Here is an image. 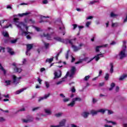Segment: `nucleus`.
I'll use <instances>...</instances> for the list:
<instances>
[{"instance_id": "1", "label": "nucleus", "mask_w": 127, "mask_h": 127, "mask_svg": "<svg viewBox=\"0 0 127 127\" xmlns=\"http://www.w3.org/2000/svg\"><path fill=\"white\" fill-rule=\"evenodd\" d=\"M13 21L15 22L17 28L22 31V35L26 36L27 39H31V36H30L32 35V33L27 31L28 30V27L23 22H19L18 18H14Z\"/></svg>"}, {"instance_id": "2", "label": "nucleus", "mask_w": 127, "mask_h": 127, "mask_svg": "<svg viewBox=\"0 0 127 127\" xmlns=\"http://www.w3.org/2000/svg\"><path fill=\"white\" fill-rule=\"evenodd\" d=\"M126 52H127V41H124L122 50L119 54L120 59H124V58L127 57V54H126Z\"/></svg>"}, {"instance_id": "3", "label": "nucleus", "mask_w": 127, "mask_h": 127, "mask_svg": "<svg viewBox=\"0 0 127 127\" xmlns=\"http://www.w3.org/2000/svg\"><path fill=\"white\" fill-rule=\"evenodd\" d=\"M75 71L76 68L75 67V66H72L70 70V73L69 71H67L66 75L64 76V78H67L68 76H69L70 78H73Z\"/></svg>"}, {"instance_id": "4", "label": "nucleus", "mask_w": 127, "mask_h": 127, "mask_svg": "<svg viewBox=\"0 0 127 127\" xmlns=\"http://www.w3.org/2000/svg\"><path fill=\"white\" fill-rule=\"evenodd\" d=\"M80 101H82V99L79 97L73 98L72 99L71 102L67 104V106L68 107H74L75 104V102H80Z\"/></svg>"}, {"instance_id": "5", "label": "nucleus", "mask_w": 127, "mask_h": 127, "mask_svg": "<svg viewBox=\"0 0 127 127\" xmlns=\"http://www.w3.org/2000/svg\"><path fill=\"white\" fill-rule=\"evenodd\" d=\"M59 32L61 33L63 35H65V33H66V31L65 30V27L63 24V23L62 22H60V25L59 26Z\"/></svg>"}, {"instance_id": "6", "label": "nucleus", "mask_w": 127, "mask_h": 127, "mask_svg": "<svg viewBox=\"0 0 127 127\" xmlns=\"http://www.w3.org/2000/svg\"><path fill=\"white\" fill-rule=\"evenodd\" d=\"M75 40H76V38H74L73 40H69V44H71V47L73 49V51L76 52L80 50V49H81V47H78L73 45V43H74L73 41H75Z\"/></svg>"}, {"instance_id": "7", "label": "nucleus", "mask_w": 127, "mask_h": 127, "mask_svg": "<svg viewBox=\"0 0 127 127\" xmlns=\"http://www.w3.org/2000/svg\"><path fill=\"white\" fill-rule=\"evenodd\" d=\"M100 57H104L103 54H97L96 56H95L93 58L90 59V60L87 62V63H90V62H91V61H93V60H94V59H95L96 61H99V60H100Z\"/></svg>"}, {"instance_id": "8", "label": "nucleus", "mask_w": 127, "mask_h": 127, "mask_svg": "<svg viewBox=\"0 0 127 127\" xmlns=\"http://www.w3.org/2000/svg\"><path fill=\"white\" fill-rule=\"evenodd\" d=\"M13 82L15 85H17L19 83V80L21 79V77H16L15 75H12Z\"/></svg>"}, {"instance_id": "9", "label": "nucleus", "mask_w": 127, "mask_h": 127, "mask_svg": "<svg viewBox=\"0 0 127 127\" xmlns=\"http://www.w3.org/2000/svg\"><path fill=\"white\" fill-rule=\"evenodd\" d=\"M32 47H33V45H32V44L27 45V51L26 52V55H27V56H28V55H30L29 52L30 51V50H31Z\"/></svg>"}, {"instance_id": "10", "label": "nucleus", "mask_w": 127, "mask_h": 127, "mask_svg": "<svg viewBox=\"0 0 127 127\" xmlns=\"http://www.w3.org/2000/svg\"><path fill=\"white\" fill-rule=\"evenodd\" d=\"M54 79H56V78H60L62 75V72L61 70H58L57 71H55L54 72Z\"/></svg>"}, {"instance_id": "11", "label": "nucleus", "mask_w": 127, "mask_h": 127, "mask_svg": "<svg viewBox=\"0 0 127 127\" xmlns=\"http://www.w3.org/2000/svg\"><path fill=\"white\" fill-rule=\"evenodd\" d=\"M67 120L64 119L59 122V127H65Z\"/></svg>"}, {"instance_id": "12", "label": "nucleus", "mask_w": 127, "mask_h": 127, "mask_svg": "<svg viewBox=\"0 0 127 127\" xmlns=\"http://www.w3.org/2000/svg\"><path fill=\"white\" fill-rule=\"evenodd\" d=\"M3 23H4V20H2L1 21H0V25L2 27V28H8V27L12 28V26L11 25V24H10L9 25H6V26L2 27V24H3Z\"/></svg>"}, {"instance_id": "13", "label": "nucleus", "mask_w": 127, "mask_h": 127, "mask_svg": "<svg viewBox=\"0 0 127 127\" xmlns=\"http://www.w3.org/2000/svg\"><path fill=\"white\" fill-rule=\"evenodd\" d=\"M90 113L88 112H83L81 113V116L84 118V119H87L89 117Z\"/></svg>"}, {"instance_id": "14", "label": "nucleus", "mask_w": 127, "mask_h": 127, "mask_svg": "<svg viewBox=\"0 0 127 127\" xmlns=\"http://www.w3.org/2000/svg\"><path fill=\"white\" fill-rule=\"evenodd\" d=\"M49 96H50V93H48V94H46V95H44V97H40L38 101L39 102H41V101H42V100H43L44 99H47V98H48L49 97Z\"/></svg>"}, {"instance_id": "15", "label": "nucleus", "mask_w": 127, "mask_h": 127, "mask_svg": "<svg viewBox=\"0 0 127 127\" xmlns=\"http://www.w3.org/2000/svg\"><path fill=\"white\" fill-rule=\"evenodd\" d=\"M88 59H89V58H85L83 59L79 60L78 62L75 63V64H80L81 63H83L84 61H88Z\"/></svg>"}, {"instance_id": "16", "label": "nucleus", "mask_w": 127, "mask_h": 127, "mask_svg": "<svg viewBox=\"0 0 127 127\" xmlns=\"http://www.w3.org/2000/svg\"><path fill=\"white\" fill-rule=\"evenodd\" d=\"M108 46L107 44L104 45L103 46H98L96 47L95 51L96 52H100V49L102 48V47H107Z\"/></svg>"}, {"instance_id": "17", "label": "nucleus", "mask_w": 127, "mask_h": 127, "mask_svg": "<svg viewBox=\"0 0 127 127\" xmlns=\"http://www.w3.org/2000/svg\"><path fill=\"white\" fill-rule=\"evenodd\" d=\"M0 71H2V72H3V74L4 75H6V70H5L4 68H3V67L2 66V65H1V64H0Z\"/></svg>"}, {"instance_id": "18", "label": "nucleus", "mask_w": 127, "mask_h": 127, "mask_svg": "<svg viewBox=\"0 0 127 127\" xmlns=\"http://www.w3.org/2000/svg\"><path fill=\"white\" fill-rule=\"evenodd\" d=\"M44 112L47 115H51V110L50 109H45Z\"/></svg>"}, {"instance_id": "19", "label": "nucleus", "mask_w": 127, "mask_h": 127, "mask_svg": "<svg viewBox=\"0 0 127 127\" xmlns=\"http://www.w3.org/2000/svg\"><path fill=\"white\" fill-rule=\"evenodd\" d=\"M7 51L11 55H13V51L10 48H7Z\"/></svg>"}, {"instance_id": "20", "label": "nucleus", "mask_w": 127, "mask_h": 127, "mask_svg": "<svg viewBox=\"0 0 127 127\" xmlns=\"http://www.w3.org/2000/svg\"><path fill=\"white\" fill-rule=\"evenodd\" d=\"M33 121V118H30V119H23V123H30V122H32Z\"/></svg>"}, {"instance_id": "21", "label": "nucleus", "mask_w": 127, "mask_h": 127, "mask_svg": "<svg viewBox=\"0 0 127 127\" xmlns=\"http://www.w3.org/2000/svg\"><path fill=\"white\" fill-rule=\"evenodd\" d=\"M90 114H91V115L93 116H95V115L98 114V110L95 111L94 110H92L90 111Z\"/></svg>"}, {"instance_id": "22", "label": "nucleus", "mask_w": 127, "mask_h": 127, "mask_svg": "<svg viewBox=\"0 0 127 127\" xmlns=\"http://www.w3.org/2000/svg\"><path fill=\"white\" fill-rule=\"evenodd\" d=\"M55 39L56 40H57V41H59L60 42H64V39H62L60 37H56V38H55Z\"/></svg>"}, {"instance_id": "23", "label": "nucleus", "mask_w": 127, "mask_h": 127, "mask_svg": "<svg viewBox=\"0 0 127 127\" xmlns=\"http://www.w3.org/2000/svg\"><path fill=\"white\" fill-rule=\"evenodd\" d=\"M2 35L4 36V37H9V35L8 34V33L6 31H3L2 32Z\"/></svg>"}, {"instance_id": "24", "label": "nucleus", "mask_w": 127, "mask_h": 127, "mask_svg": "<svg viewBox=\"0 0 127 127\" xmlns=\"http://www.w3.org/2000/svg\"><path fill=\"white\" fill-rule=\"evenodd\" d=\"M28 14H29V13L26 12V13H19L18 14V15L20 17H22V16H24L25 15H28Z\"/></svg>"}, {"instance_id": "25", "label": "nucleus", "mask_w": 127, "mask_h": 127, "mask_svg": "<svg viewBox=\"0 0 127 127\" xmlns=\"http://www.w3.org/2000/svg\"><path fill=\"white\" fill-rule=\"evenodd\" d=\"M105 121L107 124H112V125H113V126H115V125H117V123L115 122L108 121L107 119H105Z\"/></svg>"}, {"instance_id": "26", "label": "nucleus", "mask_w": 127, "mask_h": 127, "mask_svg": "<svg viewBox=\"0 0 127 127\" xmlns=\"http://www.w3.org/2000/svg\"><path fill=\"white\" fill-rule=\"evenodd\" d=\"M126 78H127V75L124 74L120 76V77L119 78V81H123V80H125Z\"/></svg>"}, {"instance_id": "27", "label": "nucleus", "mask_w": 127, "mask_h": 127, "mask_svg": "<svg viewBox=\"0 0 127 127\" xmlns=\"http://www.w3.org/2000/svg\"><path fill=\"white\" fill-rule=\"evenodd\" d=\"M106 112V110L104 109H98L97 110V112L98 114V113H101V114H105V112Z\"/></svg>"}, {"instance_id": "28", "label": "nucleus", "mask_w": 127, "mask_h": 127, "mask_svg": "<svg viewBox=\"0 0 127 127\" xmlns=\"http://www.w3.org/2000/svg\"><path fill=\"white\" fill-rule=\"evenodd\" d=\"M24 90V89L22 88L21 89L17 90L15 92V95H18L19 94H20V93H22V92H23Z\"/></svg>"}, {"instance_id": "29", "label": "nucleus", "mask_w": 127, "mask_h": 127, "mask_svg": "<svg viewBox=\"0 0 127 127\" xmlns=\"http://www.w3.org/2000/svg\"><path fill=\"white\" fill-rule=\"evenodd\" d=\"M119 16V15L115 14V13L112 12L110 13V17H117Z\"/></svg>"}, {"instance_id": "30", "label": "nucleus", "mask_w": 127, "mask_h": 127, "mask_svg": "<svg viewBox=\"0 0 127 127\" xmlns=\"http://www.w3.org/2000/svg\"><path fill=\"white\" fill-rule=\"evenodd\" d=\"M44 37H47V39L48 40H50V39H51V35H49V34H44Z\"/></svg>"}, {"instance_id": "31", "label": "nucleus", "mask_w": 127, "mask_h": 127, "mask_svg": "<svg viewBox=\"0 0 127 127\" xmlns=\"http://www.w3.org/2000/svg\"><path fill=\"white\" fill-rule=\"evenodd\" d=\"M110 72L111 73H113V72H114V64H113V63H111L110 64Z\"/></svg>"}, {"instance_id": "32", "label": "nucleus", "mask_w": 127, "mask_h": 127, "mask_svg": "<svg viewBox=\"0 0 127 127\" xmlns=\"http://www.w3.org/2000/svg\"><path fill=\"white\" fill-rule=\"evenodd\" d=\"M15 72H17V73H21V71H22V69L21 68H18L17 67H16L14 68Z\"/></svg>"}, {"instance_id": "33", "label": "nucleus", "mask_w": 127, "mask_h": 127, "mask_svg": "<svg viewBox=\"0 0 127 127\" xmlns=\"http://www.w3.org/2000/svg\"><path fill=\"white\" fill-rule=\"evenodd\" d=\"M5 86H9L11 84V80H5Z\"/></svg>"}, {"instance_id": "34", "label": "nucleus", "mask_w": 127, "mask_h": 127, "mask_svg": "<svg viewBox=\"0 0 127 127\" xmlns=\"http://www.w3.org/2000/svg\"><path fill=\"white\" fill-rule=\"evenodd\" d=\"M63 115V113H59L55 114V116L57 117V118H60V117H62Z\"/></svg>"}, {"instance_id": "35", "label": "nucleus", "mask_w": 127, "mask_h": 127, "mask_svg": "<svg viewBox=\"0 0 127 127\" xmlns=\"http://www.w3.org/2000/svg\"><path fill=\"white\" fill-rule=\"evenodd\" d=\"M96 2H99L98 0H93L90 1L89 3V5H92V4H94V3H96Z\"/></svg>"}, {"instance_id": "36", "label": "nucleus", "mask_w": 127, "mask_h": 127, "mask_svg": "<svg viewBox=\"0 0 127 127\" xmlns=\"http://www.w3.org/2000/svg\"><path fill=\"white\" fill-rule=\"evenodd\" d=\"M43 17H45L46 18H49V16L45 17V16H41V17H40L41 21H40L39 22H40V23H41V22H44V20H43L42 19L43 18Z\"/></svg>"}, {"instance_id": "37", "label": "nucleus", "mask_w": 127, "mask_h": 127, "mask_svg": "<svg viewBox=\"0 0 127 127\" xmlns=\"http://www.w3.org/2000/svg\"><path fill=\"white\" fill-rule=\"evenodd\" d=\"M115 86H116L115 83H111V88H109V91H112V90H113V89H114V87H115Z\"/></svg>"}, {"instance_id": "38", "label": "nucleus", "mask_w": 127, "mask_h": 127, "mask_svg": "<svg viewBox=\"0 0 127 127\" xmlns=\"http://www.w3.org/2000/svg\"><path fill=\"white\" fill-rule=\"evenodd\" d=\"M25 111V109L24 108H23L20 109L19 110L16 111L15 112L14 114H17V113H19V112H23V111Z\"/></svg>"}, {"instance_id": "39", "label": "nucleus", "mask_w": 127, "mask_h": 127, "mask_svg": "<svg viewBox=\"0 0 127 127\" xmlns=\"http://www.w3.org/2000/svg\"><path fill=\"white\" fill-rule=\"evenodd\" d=\"M112 26L113 27H117V26H119V23H112Z\"/></svg>"}, {"instance_id": "40", "label": "nucleus", "mask_w": 127, "mask_h": 127, "mask_svg": "<svg viewBox=\"0 0 127 127\" xmlns=\"http://www.w3.org/2000/svg\"><path fill=\"white\" fill-rule=\"evenodd\" d=\"M53 58H52L50 59H47L46 61V62H49V63H51V62H52V61H53Z\"/></svg>"}, {"instance_id": "41", "label": "nucleus", "mask_w": 127, "mask_h": 127, "mask_svg": "<svg viewBox=\"0 0 127 127\" xmlns=\"http://www.w3.org/2000/svg\"><path fill=\"white\" fill-rule=\"evenodd\" d=\"M70 91L72 93H75L76 92V89H75V87L72 86L71 88H70Z\"/></svg>"}, {"instance_id": "42", "label": "nucleus", "mask_w": 127, "mask_h": 127, "mask_svg": "<svg viewBox=\"0 0 127 127\" xmlns=\"http://www.w3.org/2000/svg\"><path fill=\"white\" fill-rule=\"evenodd\" d=\"M45 85H46V87L47 89H48V88H49V87H50L49 82H48V81H45Z\"/></svg>"}, {"instance_id": "43", "label": "nucleus", "mask_w": 127, "mask_h": 127, "mask_svg": "<svg viewBox=\"0 0 127 127\" xmlns=\"http://www.w3.org/2000/svg\"><path fill=\"white\" fill-rule=\"evenodd\" d=\"M2 97L3 98H5V99H9V95L8 94H6V95L3 94L2 95Z\"/></svg>"}, {"instance_id": "44", "label": "nucleus", "mask_w": 127, "mask_h": 127, "mask_svg": "<svg viewBox=\"0 0 127 127\" xmlns=\"http://www.w3.org/2000/svg\"><path fill=\"white\" fill-rule=\"evenodd\" d=\"M90 77H91L90 75H87L84 78V81H88L89 79H90Z\"/></svg>"}, {"instance_id": "45", "label": "nucleus", "mask_w": 127, "mask_h": 127, "mask_svg": "<svg viewBox=\"0 0 127 127\" xmlns=\"http://www.w3.org/2000/svg\"><path fill=\"white\" fill-rule=\"evenodd\" d=\"M69 52H70V50H68L67 53L65 54V58L66 59H68L69 57Z\"/></svg>"}, {"instance_id": "46", "label": "nucleus", "mask_w": 127, "mask_h": 127, "mask_svg": "<svg viewBox=\"0 0 127 127\" xmlns=\"http://www.w3.org/2000/svg\"><path fill=\"white\" fill-rule=\"evenodd\" d=\"M110 76V74L109 73H106L105 76V80H109V76Z\"/></svg>"}, {"instance_id": "47", "label": "nucleus", "mask_w": 127, "mask_h": 127, "mask_svg": "<svg viewBox=\"0 0 127 127\" xmlns=\"http://www.w3.org/2000/svg\"><path fill=\"white\" fill-rule=\"evenodd\" d=\"M17 41V39H14L10 41V43H12V44H14V43H16V42Z\"/></svg>"}, {"instance_id": "48", "label": "nucleus", "mask_w": 127, "mask_h": 127, "mask_svg": "<svg viewBox=\"0 0 127 127\" xmlns=\"http://www.w3.org/2000/svg\"><path fill=\"white\" fill-rule=\"evenodd\" d=\"M63 82H64V80H60V81H58V82H57L56 84L60 85V84H62V83H63Z\"/></svg>"}, {"instance_id": "49", "label": "nucleus", "mask_w": 127, "mask_h": 127, "mask_svg": "<svg viewBox=\"0 0 127 127\" xmlns=\"http://www.w3.org/2000/svg\"><path fill=\"white\" fill-rule=\"evenodd\" d=\"M69 101H70V98H64L63 99V101L64 103H66V102H69Z\"/></svg>"}, {"instance_id": "50", "label": "nucleus", "mask_w": 127, "mask_h": 127, "mask_svg": "<svg viewBox=\"0 0 127 127\" xmlns=\"http://www.w3.org/2000/svg\"><path fill=\"white\" fill-rule=\"evenodd\" d=\"M44 43L45 48H46V49H47V48H48V47H49V43Z\"/></svg>"}, {"instance_id": "51", "label": "nucleus", "mask_w": 127, "mask_h": 127, "mask_svg": "<svg viewBox=\"0 0 127 127\" xmlns=\"http://www.w3.org/2000/svg\"><path fill=\"white\" fill-rule=\"evenodd\" d=\"M91 23V22H86V23L85 24V26H86V27H89V26H90Z\"/></svg>"}, {"instance_id": "52", "label": "nucleus", "mask_w": 127, "mask_h": 127, "mask_svg": "<svg viewBox=\"0 0 127 127\" xmlns=\"http://www.w3.org/2000/svg\"><path fill=\"white\" fill-rule=\"evenodd\" d=\"M40 107H35L32 109V111L33 112H35V111H37V110H39Z\"/></svg>"}, {"instance_id": "53", "label": "nucleus", "mask_w": 127, "mask_h": 127, "mask_svg": "<svg viewBox=\"0 0 127 127\" xmlns=\"http://www.w3.org/2000/svg\"><path fill=\"white\" fill-rule=\"evenodd\" d=\"M108 115H112L113 114H114V111H112V110H108Z\"/></svg>"}, {"instance_id": "54", "label": "nucleus", "mask_w": 127, "mask_h": 127, "mask_svg": "<svg viewBox=\"0 0 127 127\" xmlns=\"http://www.w3.org/2000/svg\"><path fill=\"white\" fill-rule=\"evenodd\" d=\"M5 119H4L3 118H2V117L0 118V122L1 123H2V122H5Z\"/></svg>"}, {"instance_id": "55", "label": "nucleus", "mask_w": 127, "mask_h": 127, "mask_svg": "<svg viewBox=\"0 0 127 127\" xmlns=\"http://www.w3.org/2000/svg\"><path fill=\"white\" fill-rule=\"evenodd\" d=\"M19 5H27V3H21L20 4L17 5V7H19Z\"/></svg>"}, {"instance_id": "56", "label": "nucleus", "mask_w": 127, "mask_h": 127, "mask_svg": "<svg viewBox=\"0 0 127 127\" xmlns=\"http://www.w3.org/2000/svg\"><path fill=\"white\" fill-rule=\"evenodd\" d=\"M60 53H61V52H60L57 54V56L56 57V60H58V57H59V55H60Z\"/></svg>"}, {"instance_id": "57", "label": "nucleus", "mask_w": 127, "mask_h": 127, "mask_svg": "<svg viewBox=\"0 0 127 127\" xmlns=\"http://www.w3.org/2000/svg\"><path fill=\"white\" fill-rule=\"evenodd\" d=\"M0 52H4V48L3 47H0Z\"/></svg>"}, {"instance_id": "58", "label": "nucleus", "mask_w": 127, "mask_h": 127, "mask_svg": "<svg viewBox=\"0 0 127 127\" xmlns=\"http://www.w3.org/2000/svg\"><path fill=\"white\" fill-rule=\"evenodd\" d=\"M37 81L39 82L40 85H41V82H42V80H41L40 78H38Z\"/></svg>"}, {"instance_id": "59", "label": "nucleus", "mask_w": 127, "mask_h": 127, "mask_svg": "<svg viewBox=\"0 0 127 127\" xmlns=\"http://www.w3.org/2000/svg\"><path fill=\"white\" fill-rule=\"evenodd\" d=\"M43 3H44V4H47V3H48V0H44L43 1Z\"/></svg>"}, {"instance_id": "60", "label": "nucleus", "mask_w": 127, "mask_h": 127, "mask_svg": "<svg viewBox=\"0 0 127 127\" xmlns=\"http://www.w3.org/2000/svg\"><path fill=\"white\" fill-rule=\"evenodd\" d=\"M35 29L37 31H40L41 29L39 27H35Z\"/></svg>"}, {"instance_id": "61", "label": "nucleus", "mask_w": 127, "mask_h": 127, "mask_svg": "<svg viewBox=\"0 0 127 127\" xmlns=\"http://www.w3.org/2000/svg\"><path fill=\"white\" fill-rule=\"evenodd\" d=\"M92 102H93V104H96V103L97 102H98V100L97 99H95V98H93V100H92Z\"/></svg>"}, {"instance_id": "62", "label": "nucleus", "mask_w": 127, "mask_h": 127, "mask_svg": "<svg viewBox=\"0 0 127 127\" xmlns=\"http://www.w3.org/2000/svg\"><path fill=\"white\" fill-rule=\"evenodd\" d=\"M25 63H26V59H23L22 64H25Z\"/></svg>"}, {"instance_id": "63", "label": "nucleus", "mask_w": 127, "mask_h": 127, "mask_svg": "<svg viewBox=\"0 0 127 127\" xmlns=\"http://www.w3.org/2000/svg\"><path fill=\"white\" fill-rule=\"evenodd\" d=\"M93 16H88L87 18H86V19L88 20V19H92V18H93Z\"/></svg>"}, {"instance_id": "64", "label": "nucleus", "mask_w": 127, "mask_h": 127, "mask_svg": "<svg viewBox=\"0 0 127 127\" xmlns=\"http://www.w3.org/2000/svg\"><path fill=\"white\" fill-rule=\"evenodd\" d=\"M71 127H80L79 126H77L76 125H74V124H71Z\"/></svg>"}]
</instances>
